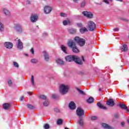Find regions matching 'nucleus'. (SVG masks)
<instances>
[{"instance_id":"23","label":"nucleus","mask_w":129,"mask_h":129,"mask_svg":"<svg viewBox=\"0 0 129 129\" xmlns=\"http://www.w3.org/2000/svg\"><path fill=\"white\" fill-rule=\"evenodd\" d=\"M56 63L58 64V65H63L64 64V61H63V60L58 58L57 59H56Z\"/></svg>"},{"instance_id":"29","label":"nucleus","mask_w":129,"mask_h":129,"mask_svg":"<svg viewBox=\"0 0 129 129\" xmlns=\"http://www.w3.org/2000/svg\"><path fill=\"white\" fill-rule=\"evenodd\" d=\"M5 30V26L4 24L0 22V32H4Z\"/></svg>"},{"instance_id":"3","label":"nucleus","mask_w":129,"mask_h":129,"mask_svg":"<svg viewBox=\"0 0 129 129\" xmlns=\"http://www.w3.org/2000/svg\"><path fill=\"white\" fill-rule=\"evenodd\" d=\"M74 40L80 46V47H83L85 45L86 41L83 38H80L79 37H76L74 38Z\"/></svg>"},{"instance_id":"10","label":"nucleus","mask_w":129,"mask_h":129,"mask_svg":"<svg viewBox=\"0 0 129 129\" xmlns=\"http://www.w3.org/2000/svg\"><path fill=\"white\" fill-rule=\"evenodd\" d=\"M17 46L18 49H19L20 50H22L24 48V46H23V42H22V41H21V39H18L17 40Z\"/></svg>"},{"instance_id":"6","label":"nucleus","mask_w":129,"mask_h":129,"mask_svg":"<svg viewBox=\"0 0 129 129\" xmlns=\"http://www.w3.org/2000/svg\"><path fill=\"white\" fill-rule=\"evenodd\" d=\"M77 114L80 118H82V116L84 115V110L81 108H77L76 110Z\"/></svg>"},{"instance_id":"40","label":"nucleus","mask_w":129,"mask_h":129,"mask_svg":"<svg viewBox=\"0 0 129 129\" xmlns=\"http://www.w3.org/2000/svg\"><path fill=\"white\" fill-rule=\"evenodd\" d=\"M8 83L9 86H12V85H13V82H12V80L10 79L8 80Z\"/></svg>"},{"instance_id":"16","label":"nucleus","mask_w":129,"mask_h":129,"mask_svg":"<svg viewBox=\"0 0 129 129\" xmlns=\"http://www.w3.org/2000/svg\"><path fill=\"white\" fill-rule=\"evenodd\" d=\"M69 108H70V109H72V110L76 109V106L75 105V103L73 102H71L69 104Z\"/></svg>"},{"instance_id":"1","label":"nucleus","mask_w":129,"mask_h":129,"mask_svg":"<svg viewBox=\"0 0 129 129\" xmlns=\"http://www.w3.org/2000/svg\"><path fill=\"white\" fill-rule=\"evenodd\" d=\"M65 60L67 62L74 61L77 64L82 65L83 62H84V57L83 56L79 57L76 55H68L65 57Z\"/></svg>"},{"instance_id":"37","label":"nucleus","mask_w":129,"mask_h":129,"mask_svg":"<svg viewBox=\"0 0 129 129\" xmlns=\"http://www.w3.org/2000/svg\"><path fill=\"white\" fill-rule=\"evenodd\" d=\"M62 123H63V120L61 119L57 120V124H58V125L62 124Z\"/></svg>"},{"instance_id":"48","label":"nucleus","mask_w":129,"mask_h":129,"mask_svg":"<svg viewBox=\"0 0 129 129\" xmlns=\"http://www.w3.org/2000/svg\"><path fill=\"white\" fill-rule=\"evenodd\" d=\"M114 32H118L119 31V28H116L113 29Z\"/></svg>"},{"instance_id":"9","label":"nucleus","mask_w":129,"mask_h":129,"mask_svg":"<svg viewBox=\"0 0 129 129\" xmlns=\"http://www.w3.org/2000/svg\"><path fill=\"white\" fill-rule=\"evenodd\" d=\"M15 29L17 32L18 33H23V31H24V29H23V28L22 27V26L20 24H16Z\"/></svg>"},{"instance_id":"39","label":"nucleus","mask_w":129,"mask_h":129,"mask_svg":"<svg viewBox=\"0 0 129 129\" xmlns=\"http://www.w3.org/2000/svg\"><path fill=\"white\" fill-rule=\"evenodd\" d=\"M58 97H59V96L56 94H53L52 96V98H53V99H58Z\"/></svg>"},{"instance_id":"21","label":"nucleus","mask_w":129,"mask_h":129,"mask_svg":"<svg viewBox=\"0 0 129 129\" xmlns=\"http://www.w3.org/2000/svg\"><path fill=\"white\" fill-rule=\"evenodd\" d=\"M80 32L81 34H84L85 32H88V30L87 29V28H86V27H82L80 29Z\"/></svg>"},{"instance_id":"44","label":"nucleus","mask_w":129,"mask_h":129,"mask_svg":"<svg viewBox=\"0 0 129 129\" xmlns=\"http://www.w3.org/2000/svg\"><path fill=\"white\" fill-rule=\"evenodd\" d=\"M60 16L61 17H67V14H66V13H61Z\"/></svg>"},{"instance_id":"4","label":"nucleus","mask_w":129,"mask_h":129,"mask_svg":"<svg viewBox=\"0 0 129 129\" xmlns=\"http://www.w3.org/2000/svg\"><path fill=\"white\" fill-rule=\"evenodd\" d=\"M87 24L89 31H95V29H96V24H95V23L92 21H89Z\"/></svg>"},{"instance_id":"5","label":"nucleus","mask_w":129,"mask_h":129,"mask_svg":"<svg viewBox=\"0 0 129 129\" xmlns=\"http://www.w3.org/2000/svg\"><path fill=\"white\" fill-rule=\"evenodd\" d=\"M68 86H65L63 84L60 85L59 87V92L61 94H66L68 92Z\"/></svg>"},{"instance_id":"60","label":"nucleus","mask_w":129,"mask_h":129,"mask_svg":"<svg viewBox=\"0 0 129 129\" xmlns=\"http://www.w3.org/2000/svg\"><path fill=\"white\" fill-rule=\"evenodd\" d=\"M99 91H100L101 90V88H100L99 89Z\"/></svg>"},{"instance_id":"45","label":"nucleus","mask_w":129,"mask_h":129,"mask_svg":"<svg viewBox=\"0 0 129 129\" xmlns=\"http://www.w3.org/2000/svg\"><path fill=\"white\" fill-rule=\"evenodd\" d=\"M77 25L78 26V27H79L80 28H82V27H83V25H82V23H77Z\"/></svg>"},{"instance_id":"55","label":"nucleus","mask_w":129,"mask_h":129,"mask_svg":"<svg viewBox=\"0 0 129 129\" xmlns=\"http://www.w3.org/2000/svg\"><path fill=\"white\" fill-rule=\"evenodd\" d=\"M117 2H120V3H122V0H116Z\"/></svg>"},{"instance_id":"2","label":"nucleus","mask_w":129,"mask_h":129,"mask_svg":"<svg viewBox=\"0 0 129 129\" xmlns=\"http://www.w3.org/2000/svg\"><path fill=\"white\" fill-rule=\"evenodd\" d=\"M68 46L70 47V48H72L73 51L74 53H79V49L77 48V46H76V44L73 40H70L68 41Z\"/></svg>"},{"instance_id":"35","label":"nucleus","mask_w":129,"mask_h":129,"mask_svg":"<svg viewBox=\"0 0 129 129\" xmlns=\"http://www.w3.org/2000/svg\"><path fill=\"white\" fill-rule=\"evenodd\" d=\"M110 2H112V0H103V3H104L106 5H109Z\"/></svg>"},{"instance_id":"20","label":"nucleus","mask_w":129,"mask_h":129,"mask_svg":"<svg viewBox=\"0 0 129 129\" xmlns=\"http://www.w3.org/2000/svg\"><path fill=\"white\" fill-rule=\"evenodd\" d=\"M61 50L64 53V54H67V47L64 45H61Z\"/></svg>"},{"instance_id":"28","label":"nucleus","mask_w":129,"mask_h":129,"mask_svg":"<svg viewBox=\"0 0 129 129\" xmlns=\"http://www.w3.org/2000/svg\"><path fill=\"white\" fill-rule=\"evenodd\" d=\"M68 24H70V20H69V19H67L63 21V24L64 26H67Z\"/></svg>"},{"instance_id":"12","label":"nucleus","mask_w":129,"mask_h":129,"mask_svg":"<svg viewBox=\"0 0 129 129\" xmlns=\"http://www.w3.org/2000/svg\"><path fill=\"white\" fill-rule=\"evenodd\" d=\"M52 12V7L50 6H45L44 9V12L45 14H50Z\"/></svg>"},{"instance_id":"56","label":"nucleus","mask_w":129,"mask_h":129,"mask_svg":"<svg viewBox=\"0 0 129 129\" xmlns=\"http://www.w3.org/2000/svg\"><path fill=\"white\" fill-rule=\"evenodd\" d=\"M28 94H29L30 95V94H31V92H27Z\"/></svg>"},{"instance_id":"50","label":"nucleus","mask_w":129,"mask_h":129,"mask_svg":"<svg viewBox=\"0 0 129 129\" xmlns=\"http://www.w3.org/2000/svg\"><path fill=\"white\" fill-rule=\"evenodd\" d=\"M30 4H31V1H26V5H30Z\"/></svg>"},{"instance_id":"27","label":"nucleus","mask_w":129,"mask_h":129,"mask_svg":"<svg viewBox=\"0 0 129 129\" xmlns=\"http://www.w3.org/2000/svg\"><path fill=\"white\" fill-rule=\"evenodd\" d=\"M78 123L81 125V126H83L84 125V123L83 122V120L82 118H80L79 120H78Z\"/></svg>"},{"instance_id":"38","label":"nucleus","mask_w":129,"mask_h":129,"mask_svg":"<svg viewBox=\"0 0 129 129\" xmlns=\"http://www.w3.org/2000/svg\"><path fill=\"white\" fill-rule=\"evenodd\" d=\"M120 20H121V21H123V22H128V19L124 17H121L120 18Z\"/></svg>"},{"instance_id":"36","label":"nucleus","mask_w":129,"mask_h":129,"mask_svg":"<svg viewBox=\"0 0 129 129\" xmlns=\"http://www.w3.org/2000/svg\"><path fill=\"white\" fill-rule=\"evenodd\" d=\"M39 98H41V99H43V100H46L47 99V97L44 95H40L39 97Z\"/></svg>"},{"instance_id":"24","label":"nucleus","mask_w":129,"mask_h":129,"mask_svg":"<svg viewBox=\"0 0 129 129\" xmlns=\"http://www.w3.org/2000/svg\"><path fill=\"white\" fill-rule=\"evenodd\" d=\"M102 126L104 127V128L111 129V126H109L108 124L106 123H102Z\"/></svg>"},{"instance_id":"7","label":"nucleus","mask_w":129,"mask_h":129,"mask_svg":"<svg viewBox=\"0 0 129 129\" xmlns=\"http://www.w3.org/2000/svg\"><path fill=\"white\" fill-rule=\"evenodd\" d=\"M82 14L85 17H87L89 19H92L93 18V14L90 12L84 11Z\"/></svg>"},{"instance_id":"59","label":"nucleus","mask_w":129,"mask_h":129,"mask_svg":"<svg viewBox=\"0 0 129 129\" xmlns=\"http://www.w3.org/2000/svg\"><path fill=\"white\" fill-rule=\"evenodd\" d=\"M25 56H29V55H28V54H26V53L25 54Z\"/></svg>"},{"instance_id":"22","label":"nucleus","mask_w":129,"mask_h":129,"mask_svg":"<svg viewBox=\"0 0 129 129\" xmlns=\"http://www.w3.org/2000/svg\"><path fill=\"white\" fill-rule=\"evenodd\" d=\"M30 81L31 82L32 86H35V85H36V83H35V79L34 78V76H31Z\"/></svg>"},{"instance_id":"15","label":"nucleus","mask_w":129,"mask_h":129,"mask_svg":"<svg viewBox=\"0 0 129 129\" xmlns=\"http://www.w3.org/2000/svg\"><path fill=\"white\" fill-rule=\"evenodd\" d=\"M127 45H126V44H123L120 47V50L122 51V52H126V51H127Z\"/></svg>"},{"instance_id":"33","label":"nucleus","mask_w":129,"mask_h":129,"mask_svg":"<svg viewBox=\"0 0 129 129\" xmlns=\"http://www.w3.org/2000/svg\"><path fill=\"white\" fill-rule=\"evenodd\" d=\"M69 32L70 34H75V33H76V29H71L69 30Z\"/></svg>"},{"instance_id":"32","label":"nucleus","mask_w":129,"mask_h":129,"mask_svg":"<svg viewBox=\"0 0 129 129\" xmlns=\"http://www.w3.org/2000/svg\"><path fill=\"white\" fill-rule=\"evenodd\" d=\"M13 66L15 68H19V67H20V66L19 65V63H18V62H17L16 61H13Z\"/></svg>"},{"instance_id":"42","label":"nucleus","mask_w":129,"mask_h":129,"mask_svg":"<svg viewBox=\"0 0 129 129\" xmlns=\"http://www.w3.org/2000/svg\"><path fill=\"white\" fill-rule=\"evenodd\" d=\"M85 1H83L81 4V8H84L85 7Z\"/></svg>"},{"instance_id":"47","label":"nucleus","mask_w":129,"mask_h":129,"mask_svg":"<svg viewBox=\"0 0 129 129\" xmlns=\"http://www.w3.org/2000/svg\"><path fill=\"white\" fill-rule=\"evenodd\" d=\"M91 119H92V120H96V119H97V117H96V116H92L91 117Z\"/></svg>"},{"instance_id":"53","label":"nucleus","mask_w":129,"mask_h":129,"mask_svg":"<svg viewBox=\"0 0 129 129\" xmlns=\"http://www.w3.org/2000/svg\"><path fill=\"white\" fill-rule=\"evenodd\" d=\"M20 100L22 101L23 100H24V96H22L20 98Z\"/></svg>"},{"instance_id":"18","label":"nucleus","mask_w":129,"mask_h":129,"mask_svg":"<svg viewBox=\"0 0 129 129\" xmlns=\"http://www.w3.org/2000/svg\"><path fill=\"white\" fill-rule=\"evenodd\" d=\"M106 104H107V105H110L111 106H113V105H114V102L112 99H110L109 100L107 101Z\"/></svg>"},{"instance_id":"14","label":"nucleus","mask_w":129,"mask_h":129,"mask_svg":"<svg viewBox=\"0 0 129 129\" xmlns=\"http://www.w3.org/2000/svg\"><path fill=\"white\" fill-rule=\"evenodd\" d=\"M43 56L44 57V59L45 61L48 62L50 59V56H49V54H48V52L47 51H44L43 52Z\"/></svg>"},{"instance_id":"26","label":"nucleus","mask_w":129,"mask_h":129,"mask_svg":"<svg viewBox=\"0 0 129 129\" xmlns=\"http://www.w3.org/2000/svg\"><path fill=\"white\" fill-rule=\"evenodd\" d=\"M10 106H11V104L9 103H5L3 104V107L6 110L10 108Z\"/></svg>"},{"instance_id":"58","label":"nucleus","mask_w":129,"mask_h":129,"mask_svg":"<svg viewBox=\"0 0 129 129\" xmlns=\"http://www.w3.org/2000/svg\"><path fill=\"white\" fill-rule=\"evenodd\" d=\"M112 121H113V122H114L115 121V119H112Z\"/></svg>"},{"instance_id":"52","label":"nucleus","mask_w":129,"mask_h":129,"mask_svg":"<svg viewBox=\"0 0 129 129\" xmlns=\"http://www.w3.org/2000/svg\"><path fill=\"white\" fill-rule=\"evenodd\" d=\"M43 36H47L48 34L47 33L44 32L43 33Z\"/></svg>"},{"instance_id":"30","label":"nucleus","mask_w":129,"mask_h":129,"mask_svg":"<svg viewBox=\"0 0 129 129\" xmlns=\"http://www.w3.org/2000/svg\"><path fill=\"white\" fill-rule=\"evenodd\" d=\"M77 90H78V91L79 92L80 94H81L82 95H85V93H84V92L83 91L80 90L79 88H77Z\"/></svg>"},{"instance_id":"25","label":"nucleus","mask_w":129,"mask_h":129,"mask_svg":"<svg viewBox=\"0 0 129 129\" xmlns=\"http://www.w3.org/2000/svg\"><path fill=\"white\" fill-rule=\"evenodd\" d=\"M94 101V99L92 97H90L87 100V102L88 103H92Z\"/></svg>"},{"instance_id":"11","label":"nucleus","mask_w":129,"mask_h":129,"mask_svg":"<svg viewBox=\"0 0 129 129\" xmlns=\"http://www.w3.org/2000/svg\"><path fill=\"white\" fill-rule=\"evenodd\" d=\"M4 46L6 48H7V49H12L14 46V44H13V43L12 42H6L4 43Z\"/></svg>"},{"instance_id":"31","label":"nucleus","mask_w":129,"mask_h":129,"mask_svg":"<svg viewBox=\"0 0 129 129\" xmlns=\"http://www.w3.org/2000/svg\"><path fill=\"white\" fill-rule=\"evenodd\" d=\"M49 100L46 99L44 102H43V105L44 106H48L49 105Z\"/></svg>"},{"instance_id":"17","label":"nucleus","mask_w":129,"mask_h":129,"mask_svg":"<svg viewBox=\"0 0 129 129\" xmlns=\"http://www.w3.org/2000/svg\"><path fill=\"white\" fill-rule=\"evenodd\" d=\"M3 12L4 14H6V16H7V17H11V12H10L8 10V9L6 8L3 9Z\"/></svg>"},{"instance_id":"54","label":"nucleus","mask_w":129,"mask_h":129,"mask_svg":"<svg viewBox=\"0 0 129 129\" xmlns=\"http://www.w3.org/2000/svg\"><path fill=\"white\" fill-rule=\"evenodd\" d=\"M78 1H79V0H73L74 3H78Z\"/></svg>"},{"instance_id":"8","label":"nucleus","mask_w":129,"mask_h":129,"mask_svg":"<svg viewBox=\"0 0 129 129\" xmlns=\"http://www.w3.org/2000/svg\"><path fill=\"white\" fill-rule=\"evenodd\" d=\"M38 16L37 14H32L30 17V21L31 23H36L38 21Z\"/></svg>"},{"instance_id":"34","label":"nucleus","mask_w":129,"mask_h":129,"mask_svg":"<svg viewBox=\"0 0 129 129\" xmlns=\"http://www.w3.org/2000/svg\"><path fill=\"white\" fill-rule=\"evenodd\" d=\"M31 62L33 64H36V63H38V59L36 58H33L31 60Z\"/></svg>"},{"instance_id":"49","label":"nucleus","mask_w":129,"mask_h":129,"mask_svg":"<svg viewBox=\"0 0 129 129\" xmlns=\"http://www.w3.org/2000/svg\"><path fill=\"white\" fill-rule=\"evenodd\" d=\"M30 52L32 53V54H34L35 53V51H34V49L33 48H31L30 50Z\"/></svg>"},{"instance_id":"41","label":"nucleus","mask_w":129,"mask_h":129,"mask_svg":"<svg viewBox=\"0 0 129 129\" xmlns=\"http://www.w3.org/2000/svg\"><path fill=\"white\" fill-rule=\"evenodd\" d=\"M27 107L28 108H29L30 109H33L34 106L30 104H27Z\"/></svg>"},{"instance_id":"57","label":"nucleus","mask_w":129,"mask_h":129,"mask_svg":"<svg viewBox=\"0 0 129 129\" xmlns=\"http://www.w3.org/2000/svg\"><path fill=\"white\" fill-rule=\"evenodd\" d=\"M55 111H59V110H58L57 109H55Z\"/></svg>"},{"instance_id":"13","label":"nucleus","mask_w":129,"mask_h":129,"mask_svg":"<svg viewBox=\"0 0 129 129\" xmlns=\"http://www.w3.org/2000/svg\"><path fill=\"white\" fill-rule=\"evenodd\" d=\"M119 106L121 109H124V110H126V112L129 113V109L128 107L126 105L123 104H119Z\"/></svg>"},{"instance_id":"19","label":"nucleus","mask_w":129,"mask_h":129,"mask_svg":"<svg viewBox=\"0 0 129 129\" xmlns=\"http://www.w3.org/2000/svg\"><path fill=\"white\" fill-rule=\"evenodd\" d=\"M97 105L98 107H99L101 109H104V110L107 109V107L104 106L103 105L101 104V103H100V102L97 103Z\"/></svg>"},{"instance_id":"51","label":"nucleus","mask_w":129,"mask_h":129,"mask_svg":"<svg viewBox=\"0 0 129 129\" xmlns=\"http://www.w3.org/2000/svg\"><path fill=\"white\" fill-rule=\"evenodd\" d=\"M124 124H125L124 122H121V126H122V127L124 126Z\"/></svg>"},{"instance_id":"43","label":"nucleus","mask_w":129,"mask_h":129,"mask_svg":"<svg viewBox=\"0 0 129 129\" xmlns=\"http://www.w3.org/2000/svg\"><path fill=\"white\" fill-rule=\"evenodd\" d=\"M114 117H115V118H117L118 119L119 117V114H118V113H115L114 114Z\"/></svg>"},{"instance_id":"46","label":"nucleus","mask_w":129,"mask_h":129,"mask_svg":"<svg viewBox=\"0 0 129 129\" xmlns=\"http://www.w3.org/2000/svg\"><path fill=\"white\" fill-rule=\"evenodd\" d=\"M49 124H45L44 126V128L45 129H48L49 128Z\"/></svg>"}]
</instances>
